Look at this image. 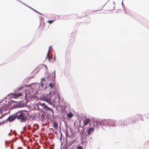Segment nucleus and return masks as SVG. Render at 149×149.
I'll return each instance as SVG.
<instances>
[{"mask_svg":"<svg viewBox=\"0 0 149 149\" xmlns=\"http://www.w3.org/2000/svg\"><path fill=\"white\" fill-rule=\"evenodd\" d=\"M73 114L72 113L70 112L69 113H68L67 115V117L69 118H72L73 116Z\"/></svg>","mask_w":149,"mask_h":149,"instance_id":"nucleus-11","label":"nucleus"},{"mask_svg":"<svg viewBox=\"0 0 149 149\" xmlns=\"http://www.w3.org/2000/svg\"><path fill=\"white\" fill-rule=\"evenodd\" d=\"M84 126L87 125L88 124H89V126L91 125L90 120L89 118H86L85 120L84 121Z\"/></svg>","mask_w":149,"mask_h":149,"instance_id":"nucleus-5","label":"nucleus"},{"mask_svg":"<svg viewBox=\"0 0 149 149\" xmlns=\"http://www.w3.org/2000/svg\"><path fill=\"white\" fill-rule=\"evenodd\" d=\"M54 127V128L57 129V127L58 126V124L56 122H54L53 123Z\"/></svg>","mask_w":149,"mask_h":149,"instance_id":"nucleus-14","label":"nucleus"},{"mask_svg":"<svg viewBox=\"0 0 149 149\" xmlns=\"http://www.w3.org/2000/svg\"><path fill=\"white\" fill-rule=\"evenodd\" d=\"M125 121V122L126 123H127V120H126Z\"/></svg>","mask_w":149,"mask_h":149,"instance_id":"nucleus-22","label":"nucleus"},{"mask_svg":"<svg viewBox=\"0 0 149 149\" xmlns=\"http://www.w3.org/2000/svg\"><path fill=\"white\" fill-rule=\"evenodd\" d=\"M54 20H48V22L50 24H52Z\"/></svg>","mask_w":149,"mask_h":149,"instance_id":"nucleus-15","label":"nucleus"},{"mask_svg":"<svg viewBox=\"0 0 149 149\" xmlns=\"http://www.w3.org/2000/svg\"><path fill=\"white\" fill-rule=\"evenodd\" d=\"M141 115H138L136 116L135 117V121L138 122L139 120L141 119Z\"/></svg>","mask_w":149,"mask_h":149,"instance_id":"nucleus-10","label":"nucleus"},{"mask_svg":"<svg viewBox=\"0 0 149 149\" xmlns=\"http://www.w3.org/2000/svg\"><path fill=\"white\" fill-rule=\"evenodd\" d=\"M103 122L104 123H106L107 125H109L112 126H115L116 125L115 121L113 120L109 119L108 120H105L103 121Z\"/></svg>","mask_w":149,"mask_h":149,"instance_id":"nucleus-2","label":"nucleus"},{"mask_svg":"<svg viewBox=\"0 0 149 149\" xmlns=\"http://www.w3.org/2000/svg\"><path fill=\"white\" fill-rule=\"evenodd\" d=\"M32 10H33L34 11L36 12L37 13H38L39 14H40V15H42L41 13H40L39 12H38V11H37L36 10L34 9H32Z\"/></svg>","mask_w":149,"mask_h":149,"instance_id":"nucleus-16","label":"nucleus"},{"mask_svg":"<svg viewBox=\"0 0 149 149\" xmlns=\"http://www.w3.org/2000/svg\"><path fill=\"white\" fill-rule=\"evenodd\" d=\"M55 86V84L52 82L50 83L49 84V86L50 88H52Z\"/></svg>","mask_w":149,"mask_h":149,"instance_id":"nucleus-13","label":"nucleus"},{"mask_svg":"<svg viewBox=\"0 0 149 149\" xmlns=\"http://www.w3.org/2000/svg\"><path fill=\"white\" fill-rule=\"evenodd\" d=\"M43 100L44 101L47 102L49 104H51V99L49 98H47L46 97H45Z\"/></svg>","mask_w":149,"mask_h":149,"instance_id":"nucleus-7","label":"nucleus"},{"mask_svg":"<svg viewBox=\"0 0 149 149\" xmlns=\"http://www.w3.org/2000/svg\"><path fill=\"white\" fill-rule=\"evenodd\" d=\"M78 149H83L82 146H79L77 148Z\"/></svg>","mask_w":149,"mask_h":149,"instance_id":"nucleus-17","label":"nucleus"},{"mask_svg":"<svg viewBox=\"0 0 149 149\" xmlns=\"http://www.w3.org/2000/svg\"><path fill=\"white\" fill-rule=\"evenodd\" d=\"M16 118V115L15 113L14 116H10L8 118L7 120L11 122L15 120Z\"/></svg>","mask_w":149,"mask_h":149,"instance_id":"nucleus-4","label":"nucleus"},{"mask_svg":"<svg viewBox=\"0 0 149 149\" xmlns=\"http://www.w3.org/2000/svg\"><path fill=\"white\" fill-rule=\"evenodd\" d=\"M94 128H92L88 129L87 131V133L89 135L91 134L94 132Z\"/></svg>","mask_w":149,"mask_h":149,"instance_id":"nucleus-6","label":"nucleus"},{"mask_svg":"<svg viewBox=\"0 0 149 149\" xmlns=\"http://www.w3.org/2000/svg\"><path fill=\"white\" fill-rule=\"evenodd\" d=\"M22 87H20V88H19L18 89V90L19 91V90H21L22 89Z\"/></svg>","mask_w":149,"mask_h":149,"instance_id":"nucleus-19","label":"nucleus"},{"mask_svg":"<svg viewBox=\"0 0 149 149\" xmlns=\"http://www.w3.org/2000/svg\"><path fill=\"white\" fill-rule=\"evenodd\" d=\"M22 94L21 93H15L14 95V97L15 98H17L18 97L21 96Z\"/></svg>","mask_w":149,"mask_h":149,"instance_id":"nucleus-8","label":"nucleus"},{"mask_svg":"<svg viewBox=\"0 0 149 149\" xmlns=\"http://www.w3.org/2000/svg\"><path fill=\"white\" fill-rule=\"evenodd\" d=\"M8 104H6L4 106H3L1 108V109L0 110V112H2L3 110H4L5 109H4V108L5 107V106H7V105H8Z\"/></svg>","mask_w":149,"mask_h":149,"instance_id":"nucleus-12","label":"nucleus"},{"mask_svg":"<svg viewBox=\"0 0 149 149\" xmlns=\"http://www.w3.org/2000/svg\"><path fill=\"white\" fill-rule=\"evenodd\" d=\"M42 80H43L44 81H45L44 78V79H42Z\"/></svg>","mask_w":149,"mask_h":149,"instance_id":"nucleus-21","label":"nucleus"},{"mask_svg":"<svg viewBox=\"0 0 149 149\" xmlns=\"http://www.w3.org/2000/svg\"><path fill=\"white\" fill-rule=\"evenodd\" d=\"M40 104L45 109L47 110H50L52 111L53 112L52 109L47 106L44 103H40Z\"/></svg>","mask_w":149,"mask_h":149,"instance_id":"nucleus-3","label":"nucleus"},{"mask_svg":"<svg viewBox=\"0 0 149 149\" xmlns=\"http://www.w3.org/2000/svg\"><path fill=\"white\" fill-rule=\"evenodd\" d=\"M54 59L55 58V56H54Z\"/></svg>","mask_w":149,"mask_h":149,"instance_id":"nucleus-23","label":"nucleus"},{"mask_svg":"<svg viewBox=\"0 0 149 149\" xmlns=\"http://www.w3.org/2000/svg\"><path fill=\"white\" fill-rule=\"evenodd\" d=\"M76 141V140H74L72 141V143H74L75 141Z\"/></svg>","mask_w":149,"mask_h":149,"instance_id":"nucleus-20","label":"nucleus"},{"mask_svg":"<svg viewBox=\"0 0 149 149\" xmlns=\"http://www.w3.org/2000/svg\"><path fill=\"white\" fill-rule=\"evenodd\" d=\"M49 52H50V50L49 49L47 53L46 58H47V57H48V60H49V61H50L52 57L51 56H50Z\"/></svg>","mask_w":149,"mask_h":149,"instance_id":"nucleus-9","label":"nucleus"},{"mask_svg":"<svg viewBox=\"0 0 149 149\" xmlns=\"http://www.w3.org/2000/svg\"><path fill=\"white\" fill-rule=\"evenodd\" d=\"M40 84L42 86H43L44 85V84L42 81L40 82Z\"/></svg>","mask_w":149,"mask_h":149,"instance_id":"nucleus-18","label":"nucleus"},{"mask_svg":"<svg viewBox=\"0 0 149 149\" xmlns=\"http://www.w3.org/2000/svg\"><path fill=\"white\" fill-rule=\"evenodd\" d=\"M16 118L20 120L22 123H24L26 120L27 117L25 116V113L22 111H19L15 113Z\"/></svg>","mask_w":149,"mask_h":149,"instance_id":"nucleus-1","label":"nucleus"}]
</instances>
